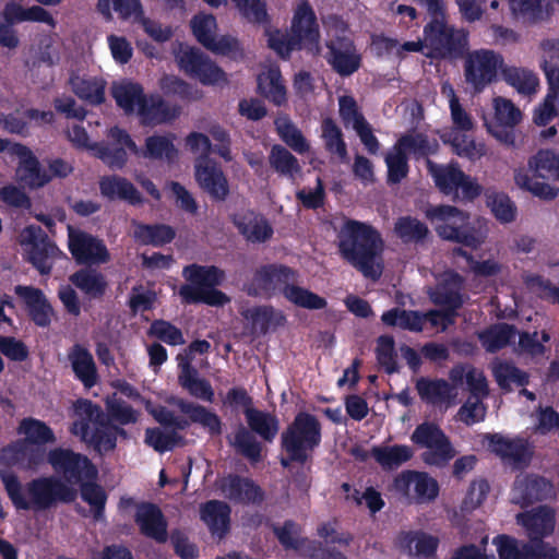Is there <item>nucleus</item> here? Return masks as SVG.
Here are the masks:
<instances>
[{"mask_svg":"<svg viewBox=\"0 0 559 559\" xmlns=\"http://www.w3.org/2000/svg\"><path fill=\"white\" fill-rule=\"evenodd\" d=\"M322 439L319 419L307 412H299L281 435V447L292 461L305 464Z\"/></svg>","mask_w":559,"mask_h":559,"instance_id":"nucleus-10","label":"nucleus"},{"mask_svg":"<svg viewBox=\"0 0 559 559\" xmlns=\"http://www.w3.org/2000/svg\"><path fill=\"white\" fill-rule=\"evenodd\" d=\"M112 97L124 114L131 115L144 100L143 87L138 83H123L112 87Z\"/></svg>","mask_w":559,"mask_h":559,"instance_id":"nucleus-50","label":"nucleus"},{"mask_svg":"<svg viewBox=\"0 0 559 559\" xmlns=\"http://www.w3.org/2000/svg\"><path fill=\"white\" fill-rule=\"evenodd\" d=\"M502 79L523 95L535 94L539 85V80L533 71L513 66L502 68Z\"/></svg>","mask_w":559,"mask_h":559,"instance_id":"nucleus-48","label":"nucleus"},{"mask_svg":"<svg viewBox=\"0 0 559 559\" xmlns=\"http://www.w3.org/2000/svg\"><path fill=\"white\" fill-rule=\"evenodd\" d=\"M270 166L281 176L294 178L301 171L296 156L281 144H274L269 155Z\"/></svg>","mask_w":559,"mask_h":559,"instance_id":"nucleus-53","label":"nucleus"},{"mask_svg":"<svg viewBox=\"0 0 559 559\" xmlns=\"http://www.w3.org/2000/svg\"><path fill=\"white\" fill-rule=\"evenodd\" d=\"M245 417L249 429L240 425L230 444L241 455L257 463L262 459V444L252 432L257 433L265 442H273L278 433L280 420L274 414L258 408L248 409L245 412Z\"/></svg>","mask_w":559,"mask_h":559,"instance_id":"nucleus-9","label":"nucleus"},{"mask_svg":"<svg viewBox=\"0 0 559 559\" xmlns=\"http://www.w3.org/2000/svg\"><path fill=\"white\" fill-rule=\"evenodd\" d=\"M233 223L253 243L265 242L273 236V228L266 218L251 210L234 215Z\"/></svg>","mask_w":559,"mask_h":559,"instance_id":"nucleus-30","label":"nucleus"},{"mask_svg":"<svg viewBox=\"0 0 559 559\" xmlns=\"http://www.w3.org/2000/svg\"><path fill=\"white\" fill-rule=\"evenodd\" d=\"M463 277L459 273H451L448 278L439 283L435 290L430 294L431 301L440 306L453 316H457V310L464 305L462 294Z\"/></svg>","mask_w":559,"mask_h":559,"instance_id":"nucleus-28","label":"nucleus"},{"mask_svg":"<svg viewBox=\"0 0 559 559\" xmlns=\"http://www.w3.org/2000/svg\"><path fill=\"white\" fill-rule=\"evenodd\" d=\"M230 507L219 500H210L201 506L200 518L212 536L225 537L230 526Z\"/></svg>","mask_w":559,"mask_h":559,"instance_id":"nucleus-32","label":"nucleus"},{"mask_svg":"<svg viewBox=\"0 0 559 559\" xmlns=\"http://www.w3.org/2000/svg\"><path fill=\"white\" fill-rule=\"evenodd\" d=\"M80 486L81 498L90 507L93 519L97 522L105 519V508L108 499L106 490L93 480H85Z\"/></svg>","mask_w":559,"mask_h":559,"instance_id":"nucleus-52","label":"nucleus"},{"mask_svg":"<svg viewBox=\"0 0 559 559\" xmlns=\"http://www.w3.org/2000/svg\"><path fill=\"white\" fill-rule=\"evenodd\" d=\"M100 194L108 200H123L131 205L143 202L141 193L135 186L124 177L117 175L104 176L99 179Z\"/></svg>","mask_w":559,"mask_h":559,"instance_id":"nucleus-35","label":"nucleus"},{"mask_svg":"<svg viewBox=\"0 0 559 559\" xmlns=\"http://www.w3.org/2000/svg\"><path fill=\"white\" fill-rule=\"evenodd\" d=\"M248 318L259 325L261 332L265 333L271 326H282L286 322V317L280 310H275L272 306H257L248 310Z\"/></svg>","mask_w":559,"mask_h":559,"instance_id":"nucleus-56","label":"nucleus"},{"mask_svg":"<svg viewBox=\"0 0 559 559\" xmlns=\"http://www.w3.org/2000/svg\"><path fill=\"white\" fill-rule=\"evenodd\" d=\"M370 455L383 471H394L413 459L414 450L406 444L374 445Z\"/></svg>","mask_w":559,"mask_h":559,"instance_id":"nucleus-40","label":"nucleus"},{"mask_svg":"<svg viewBox=\"0 0 559 559\" xmlns=\"http://www.w3.org/2000/svg\"><path fill=\"white\" fill-rule=\"evenodd\" d=\"M427 169L437 189L453 201H474L483 192L477 180L466 175L456 162L440 165L428 159Z\"/></svg>","mask_w":559,"mask_h":559,"instance_id":"nucleus-12","label":"nucleus"},{"mask_svg":"<svg viewBox=\"0 0 559 559\" xmlns=\"http://www.w3.org/2000/svg\"><path fill=\"white\" fill-rule=\"evenodd\" d=\"M486 440L490 452L502 463L514 469H524L530 466L534 456V444L527 438L522 436L510 438L496 432L488 433Z\"/></svg>","mask_w":559,"mask_h":559,"instance_id":"nucleus-17","label":"nucleus"},{"mask_svg":"<svg viewBox=\"0 0 559 559\" xmlns=\"http://www.w3.org/2000/svg\"><path fill=\"white\" fill-rule=\"evenodd\" d=\"M258 93L275 106L287 102V92L280 69L271 68L266 73L258 75Z\"/></svg>","mask_w":559,"mask_h":559,"instance_id":"nucleus-42","label":"nucleus"},{"mask_svg":"<svg viewBox=\"0 0 559 559\" xmlns=\"http://www.w3.org/2000/svg\"><path fill=\"white\" fill-rule=\"evenodd\" d=\"M182 276L188 282L179 288L182 304L222 307L230 301L225 293L216 288L225 280V272L218 266L192 263L183 267Z\"/></svg>","mask_w":559,"mask_h":559,"instance_id":"nucleus-7","label":"nucleus"},{"mask_svg":"<svg viewBox=\"0 0 559 559\" xmlns=\"http://www.w3.org/2000/svg\"><path fill=\"white\" fill-rule=\"evenodd\" d=\"M95 156L111 169H122L128 162L127 150L111 143H97L93 147Z\"/></svg>","mask_w":559,"mask_h":559,"instance_id":"nucleus-61","label":"nucleus"},{"mask_svg":"<svg viewBox=\"0 0 559 559\" xmlns=\"http://www.w3.org/2000/svg\"><path fill=\"white\" fill-rule=\"evenodd\" d=\"M411 440L420 448L431 450L423 455L427 464L443 465L455 456V450L449 437L435 423L419 424L413 431Z\"/></svg>","mask_w":559,"mask_h":559,"instance_id":"nucleus-16","label":"nucleus"},{"mask_svg":"<svg viewBox=\"0 0 559 559\" xmlns=\"http://www.w3.org/2000/svg\"><path fill=\"white\" fill-rule=\"evenodd\" d=\"M394 234L405 245H424L430 236L428 226L417 217L405 215L394 223Z\"/></svg>","mask_w":559,"mask_h":559,"instance_id":"nucleus-43","label":"nucleus"},{"mask_svg":"<svg viewBox=\"0 0 559 559\" xmlns=\"http://www.w3.org/2000/svg\"><path fill=\"white\" fill-rule=\"evenodd\" d=\"M69 281L88 299H102L108 288L106 276L91 266L79 269L69 276Z\"/></svg>","mask_w":559,"mask_h":559,"instance_id":"nucleus-34","label":"nucleus"},{"mask_svg":"<svg viewBox=\"0 0 559 559\" xmlns=\"http://www.w3.org/2000/svg\"><path fill=\"white\" fill-rule=\"evenodd\" d=\"M416 390L424 402L433 405L443 403L451 396V386L444 379L421 377L416 382Z\"/></svg>","mask_w":559,"mask_h":559,"instance_id":"nucleus-51","label":"nucleus"},{"mask_svg":"<svg viewBox=\"0 0 559 559\" xmlns=\"http://www.w3.org/2000/svg\"><path fill=\"white\" fill-rule=\"evenodd\" d=\"M337 237L342 258L365 277L378 281L383 271L381 233L370 224L347 219Z\"/></svg>","mask_w":559,"mask_h":559,"instance_id":"nucleus-1","label":"nucleus"},{"mask_svg":"<svg viewBox=\"0 0 559 559\" xmlns=\"http://www.w3.org/2000/svg\"><path fill=\"white\" fill-rule=\"evenodd\" d=\"M174 404L181 413L188 415L192 423L199 424L203 428L207 429L211 436H218L222 433V420L219 416L207 409L205 406L183 399H176Z\"/></svg>","mask_w":559,"mask_h":559,"instance_id":"nucleus-41","label":"nucleus"},{"mask_svg":"<svg viewBox=\"0 0 559 559\" xmlns=\"http://www.w3.org/2000/svg\"><path fill=\"white\" fill-rule=\"evenodd\" d=\"M68 358L75 378L80 380L86 389L93 388L97 383L98 373L93 355L90 350L80 344H75L69 352Z\"/></svg>","mask_w":559,"mask_h":559,"instance_id":"nucleus-37","label":"nucleus"},{"mask_svg":"<svg viewBox=\"0 0 559 559\" xmlns=\"http://www.w3.org/2000/svg\"><path fill=\"white\" fill-rule=\"evenodd\" d=\"M17 433L25 436L24 441L44 448L57 441L53 430L45 421L34 417L23 418L19 424Z\"/></svg>","mask_w":559,"mask_h":559,"instance_id":"nucleus-45","label":"nucleus"},{"mask_svg":"<svg viewBox=\"0 0 559 559\" xmlns=\"http://www.w3.org/2000/svg\"><path fill=\"white\" fill-rule=\"evenodd\" d=\"M182 436L175 430L170 432H165L159 428H147L145 430V443L158 453L174 450L175 447L182 443Z\"/></svg>","mask_w":559,"mask_h":559,"instance_id":"nucleus-58","label":"nucleus"},{"mask_svg":"<svg viewBox=\"0 0 559 559\" xmlns=\"http://www.w3.org/2000/svg\"><path fill=\"white\" fill-rule=\"evenodd\" d=\"M195 179L199 186L214 201H225L229 194V185L221 166L209 157H200L195 164Z\"/></svg>","mask_w":559,"mask_h":559,"instance_id":"nucleus-23","label":"nucleus"},{"mask_svg":"<svg viewBox=\"0 0 559 559\" xmlns=\"http://www.w3.org/2000/svg\"><path fill=\"white\" fill-rule=\"evenodd\" d=\"M68 247L79 265H99L110 260V253L104 241L83 230H69Z\"/></svg>","mask_w":559,"mask_h":559,"instance_id":"nucleus-19","label":"nucleus"},{"mask_svg":"<svg viewBox=\"0 0 559 559\" xmlns=\"http://www.w3.org/2000/svg\"><path fill=\"white\" fill-rule=\"evenodd\" d=\"M75 419L69 431L79 437L99 455L115 450V437L110 430V418L100 405L87 399L74 403Z\"/></svg>","mask_w":559,"mask_h":559,"instance_id":"nucleus-6","label":"nucleus"},{"mask_svg":"<svg viewBox=\"0 0 559 559\" xmlns=\"http://www.w3.org/2000/svg\"><path fill=\"white\" fill-rule=\"evenodd\" d=\"M10 152L19 157L16 176L20 182L29 189H39L51 181V176L41 167L38 158L28 146L22 143H14Z\"/></svg>","mask_w":559,"mask_h":559,"instance_id":"nucleus-21","label":"nucleus"},{"mask_svg":"<svg viewBox=\"0 0 559 559\" xmlns=\"http://www.w3.org/2000/svg\"><path fill=\"white\" fill-rule=\"evenodd\" d=\"M147 333L150 336L156 337L170 346L182 345L186 343L181 330L171 322L163 319L154 320L151 323Z\"/></svg>","mask_w":559,"mask_h":559,"instance_id":"nucleus-62","label":"nucleus"},{"mask_svg":"<svg viewBox=\"0 0 559 559\" xmlns=\"http://www.w3.org/2000/svg\"><path fill=\"white\" fill-rule=\"evenodd\" d=\"M133 238L141 246L163 247L176 238V230L173 226L156 223L145 224L133 221Z\"/></svg>","mask_w":559,"mask_h":559,"instance_id":"nucleus-36","label":"nucleus"},{"mask_svg":"<svg viewBox=\"0 0 559 559\" xmlns=\"http://www.w3.org/2000/svg\"><path fill=\"white\" fill-rule=\"evenodd\" d=\"M299 526L293 520H286L282 526H274L273 533L280 544L286 550H300L306 544L311 542L306 537H299Z\"/></svg>","mask_w":559,"mask_h":559,"instance_id":"nucleus-57","label":"nucleus"},{"mask_svg":"<svg viewBox=\"0 0 559 559\" xmlns=\"http://www.w3.org/2000/svg\"><path fill=\"white\" fill-rule=\"evenodd\" d=\"M466 131H450L442 136L444 143H449L452 152L469 160H477L486 154V147L483 143L476 141L465 133Z\"/></svg>","mask_w":559,"mask_h":559,"instance_id":"nucleus-44","label":"nucleus"},{"mask_svg":"<svg viewBox=\"0 0 559 559\" xmlns=\"http://www.w3.org/2000/svg\"><path fill=\"white\" fill-rule=\"evenodd\" d=\"M394 489L403 497L413 498L416 503H428L439 495V484L426 472L407 469L393 480Z\"/></svg>","mask_w":559,"mask_h":559,"instance_id":"nucleus-20","label":"nucleus"},{"mask_svg":"<svg viewBox=\"0 0 559 559\" xmlns=\"http://www.w3.org/2000/svg\"><path fill=\"white\" fill-rule=\"evenodd\" d=\"M265 34L269 48L283 60H289L294 51L319 52L320 49V27L308 0H301L295 8L289 31L266 29Z\"/></svg>","mask_w":559,"mask_h":559,"instance_id":"nucleus-4","label":"nucleus"},{"mask_svg":"<svg viewBox=\"0 0 559 559\" xmlns=\"http://www.w3.org/2000/svg\"><path fill=\"white\" fill-rule=\"evenodd\" d=\"M514 491L523 507L544 501L554 495L551 481L539 475H527L515 481Z\"/></svg>","mask_w":559,"mask_h":559,"instance_id":"nucleus-31","label":"nucleus"},{"mask_svg":"<svg viewBox=\"0 0 559 559\" xmlns=\"http://www.w3.org/2000/svg\"><path fill=\"white\" fill-rule=\"evenodd\" d=\"M110 7L121 20L143 14L141 0H98L96 4L97 11L107 20L111 19Z\"/></svg>","mask_w":559,"mask_h":559,"instance_id":"nucleus-55","label":"nucleus"},{"mask_svg":"<svg viewBox=\"0 0 559 559\" xmlns=\"http://www.w3.org/2000/svg\"><path fill=\"white\" fill-rule=\"evenodd\" d=\"M506 66L500 52L487 48L475 49L467 53L464 61L465 82L475 93H481L498 81L499 72L502 74Z\"/></svg>","mask_w":559,"mask_h":559,"instance_id":"nucleus-13","label":"nucleus"},{"mask_svg":"<svg viewBox=\"0 0 559 559\" xmlns=\"http://www.w3.org/2000/svg\"><path fill=\"white\" fill-rule=\"evenodd\" d=\"M516 522L525 528L530 540L544 539L555 531V510L548 506H538L530 511L519 513Z\"/></svg>","mask_w":559,"mask_h":559,"instance_id":"nucleus-26","label":"nucleus"},{"mask_svg":"<svg viewBox=\"0 0 559 559\" xmlns=\"http://www.w3.org/2000/svg\"><path fill=\"white\" fill-rule=\"evenodd\" d=\"M423 319L421 312L417 310H405L397 307L383 312L381 316L383 324L416 333L423 332Z\"/></svg>","mask_w":559,"mask_h":559,"instance_id":"nucleus-49","label":"nucleus"},{"mask_svg":"<svg viewBox=\"0 0 559 559\" xmlns=\"http://www.w3.org/2000/svg\"><path fill=\"white\" fill-rule=\"evenodd\" d=\"M174 135L153 134L145 139V147L140 148L141 156L150 159H166L173 163L178 157V150L174 144Z\"/></svg>","mask_w":559,"mask_h":559,"instance_id":"nucleus-46","label":"nucleus"},{"mask_svg":"<svg viewBox=\"0 0 559 559\" xmlns=\"http://www.w3.org/2000/svg\"><path fill=\"white\" fill-rule=\"evenodd\" d=\"M191 31L195 39L206 48L215 37L217 28L216 17L211 13H198L190 22Z\"/></svg>","mask_w":559,"mask_h":559,"instance_id":"nucleus-59","label":"nucleus"},{"mask_svg":"<svg viewBox=\"0 0 559 559\" xmlns=\"http://www.w3.org/2000/svg\"><path fill=\"white\" fill-rule=\"evenodd\" d=\"M14 293L24 302L29 320L38 328H48L52 321L53 308L40 288L16 285Z\"/></svg>","mask_w":559,"mask_h":559,"instance_id":"nucleus-24","label":"nucleus"},{"mask_svg":"<svg viewBox=\"0 0 559 559\" xmlns=\"http://www.w3.org/2000/svg\"><path fill=\"white\" fill-rule=\"evenodd\" d=\"M511 14L528 24H536L543 19V0H509Z\"/></svg>","mask_w":559,"mask_h":559,"instance_id":"nucleus-60","label":"nucleus"},{"mask_svg":"<svg viewBox=\"0 0 559 559\" xmlns=\"http://www.w3.org/2000/svg\"><path fill=\"white\" fill-rule=\"evenodd\" d=\"M106 81L99 76L80 75L71 72L69 85L72 92L82 100L97 106L105 102Z\"/></svg>","mask_w":559,"mask_h":559,"instance_id":"nucleus-33","label":"nucleus"},{"mask_svg":"<svg viewBox=\"0 0 559 559\" xmlns=\"http://www.w3.org/2000/svg\"><path fill=\"white\" fill-rule=\"evenodd\" d=\"M491 372L497 384L504 392H511L513 385L525 388L530 383V374L511 360L496 359L491 364Z\"/></svg>","mask_w":559,"mask_h":559,"instance_id":"nucleus-38","label":"nucleus"},{"mask_svg":"<svg viewBox=\"0 0 559 559\" xmlns=\"http://www.w3.org/2000/svg\"><path fill=\"white\" fill-rule=\"evenodd\" d=\"M5 492L16 510L46 511L59 503H72L78 498V490L57 476H40L26 484L28 499L23 493V486L14 473L1 474Z\"/></svg>","mask_w":559,"mask_h":559,"instance_id":"nucleus-2","label":"nucleus"},{"mask_svg":"<svg viewBox=\"0 0 559 559\" xmlns=\"http://www.w3.org/2000/svg\"><path fill=\"white\" fill-rule=\"evenodd\" d=\"M516 334L518 330L513 324L500 322L478 332L477 337L487 353L495 354L510 345Z\"/></svg>","mask_w":559,"mask_h":559,"instance_id":"nucleus-39","label":"nucleus"},{"mask_svg":"<svg viewBox=\"0 0 559 559\" xmlns=\"http://www.w3.org/2000/svg\"><path fill=\"white\" fill-rule=\"evenodd\" d=\"M297 273L294 269L277 263L261 265L253 273L248 288L250 296H272L281 288L284 297L297 307L309 310H321L328 306L325 298L318 294L294 284Z\"/></svg>","mask_w":559,"mask_h":559,"instance_id":"nucleus-3","label":"nucleus"},{"mask_svg":"<svg viewBox=\"0 0 559 559\" xmlns=\"http://www.w3.org/2000/svg\"><path fill=\"white\" fill-rule=\"evenodd\" d=\"M180 108L178 106H170L158 94L145 95L144 100L138 108V116L140 117L143 126H156L170 122L178 118Z\"/></svg>","mask_w":559,"mask_h":559,"instance_id":"nucleus-29","label":"nucleus"},{"mask_svg":"<svg viewBox=\"0 0 559 559\" xmlns=\"http://www.w3.org/2000/svg\"><path fill=\"white\" fill-rule=\"evenodd\" d=\"M427 53L437 59H460L468 49V32L448 24L447 17L431 19L423 29Z\"/></svg>","mask_w":559,"mask_h":559,"instance_id":"nucleus-11","label":"nucleus"},{"mask_svg":"<svg viewBox=\"0 0 559 559\" xmlns=\"http://www.w3.org/2000/svg\"><path fill=\"white\" fill-rule=\"evenodd\" d=\"M329 20L333 21L342 34L335 35L326 41V62L338 75L350 76L361 67V55L358 52L354 40L344 34L347 25L342 19L331 15Z\"/></svg>","mask_w":559,"mask_h":559,"instance_id":"nucleus-14","label":"nucleus"},{"mask_svg":"<svg viewBox=\"0 0 559 559\" xmlns=\"http://www.w3.org/2000/svg\"><path fill=\"white\" fill-rule=\"evenodd\" d=\"M487 204L500 223L508 224L515 219L516 207L508 194L503 192L492 193L487 197Z\"/></svg>","mask_w":559,"mask_h":559,"instance_id":"nucleus-63","label":"nucleus"},{"mask_svg":"<svg viewBox=\"0 0 559 559\" xmlns=\"http://www.w3.org/2000/svg\"><path fill=\"white\" fill-rule=\"evenodd\" d=\"M48 463L56 473L63 476V481L70 486L81 485L97 476V469L92 461L86 455L71 449H51L48 451Z\"/></svg>","mask_w":559,"mask_h":559,"instance_id":"nucleus-15","label":"nucleus"},{"mask_svg":"<svg viewBox=\"0 0 559 559\" xmlns=\"http://www.w3.org/2000/svg\"><path fill=\"white\" fill-rule=\"evenodd\" d=\"M134 522L144 537L157 544L168 540V522L157 504L146 501L138 503Z\"/></svg>","mask_w":559,"mask_h":559,"instance_id":"nucleus-22","label":"nucleus"},{"mask_svg":"<svg viewBox=\"0 0 559 559\" xmlns=\"http://www.w3.org/2000/svg\"><path fill=\"white\" fill-rule=\"evenodd\" d=\"M219 489L225 498L235 503L260 504L264 500L262 488L251 478L229 474L221 481Z\"/></svg>","mask_w":559,"mask_h":559,"instance_id":"nucleus-25","label":"nucleus"},{"mask_svg":"<svg viewBox=\"0 0 559 559\" xmlns=\"http://www.w3.org/2000/svg\"><path fill=\"white\" fill-rule=\"evenodd\" d=\"M559 114V93L548 85L544 102L534 110L533 121L539 127L547 126Z\"/></svg>","mask_w":559,"mask_h":559,"instance_id":"nucleus-64","label":"nucleus"},{"mask_svg":"<svg viewBox=\"0 0 559 559\" xmlns=\"http://www.w3.org/2000/svg\"><path fill=\"white\" fill-rule=\"evenodd\" d=\"M239 15L248 23L270 25L271 16L265 0H230Z\"/></svg>","mask_w":559,"mask_h":559,"instance_id":"nucleus-54","label":"nucleus"},{"mask_svg":"<svg viewBox=\"0 0 559 559\" xmlns=\"http://www.w3.org/2000/svg\"><path fill=\"white\" fill-rule=\"evenodd\" d=\"M537 178L559 181V152L540 148L527 160V168L514 171L515 185L543 201H552L559 195V188Z\"/></svg>","mask_w":559,"mask_h":559,"instance_id":"nucleus-8","label":"nucleus"},{"mask_svg":"<svg viewBox=\"0 0 559 559\" xmlns=\"http://www.w3.org/2000/svg\"><path fill=\"white\" fill-rule=\"evenodd\" d=\"M191 359L192 357L183 359L181 355H178V383L191 396L212 403L215 395L212 384L207 379L200 377L199 370L191 365Z\"/></svg>","mask_w":559,"mask_h":559,"instance_id":"nucleus-27","label":"nucleus"},{"mask_svg":"<svg viewBox=\"0 0 559 559\" xmlns=\"http://www.w3.org/2000/svg\"><path fill=\"white\" fill-rule=\"evenodd\" d=\"M425 217L436 224L437 235L447 241L460 243L473 250L483 246L487 230L483 225L471 223L469 214L449 204L430 205L425 210Z\"/></svg>","mask_w":559,"mask_h":559,"instance_id":"nucleus-5","label":"nucleus"},{"mask_svg":"<svg viewBox=\"0 0 559 559\" xmlns=\"http://www.w3.org/2000/svg\"><path fill=\"white\" fill-rule=\"evenodd\" d=\"M21 243L25 246L26 260L41 274L48 275L52 270L51 259L58 247L39 226H27L21 234Z\"/></svg>","mask_w":559,"mask_h":559,"instance_id":"nucleus-18","label":"nucleus"},{"mask_svg":"<svg viewBox=\"0 0 559 559\" xmlns=\"http://www.w3.org/2000/svg\"><path fill=\"white\" fill-rule=\"evenodd\" d=\"M321 139L328 153L336 155L342 162L347 159V144L344 140L343 131L333 118L325 117L322 119Z\"/></svg>","mask_w":559,"mask_h":559,"instance_id":"nucleus-47","label":"nucleus"}]
</instances>
